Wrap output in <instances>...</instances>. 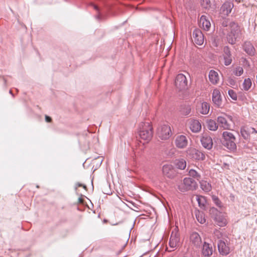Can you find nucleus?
<instances>
[{
    "label": "nucleus",
    "mask_w": 257,
    "mask_h": 257,
    "mask_svg": "<svg viewBox=\"0 0 257 257\" xmlns=\"http://www.w3.org/2000/svg\"><path fill=\"white\" fill-rule=\"evenodd\" d=\"M189 157L196 160H203L205 159L204 154L201 151L195 149H190L188 151Z\"/></svg>",
    "instance_id": "obj_12"
},
{
    "label": "nucleus",
    "mask_w": 257,
    "mask_h": 257,
    "mask_svg": "<svg viewBox=\"0 0 257 257\" xmlns=\"http://www.w3.org/2000/svg\"><path fill=\"white\" fill-rule=\"evenodd\" d=\"M230 32L228 34L227 39L231 44L235 43L238 39L241 36V30L240 27L235 23L231 22L229 24Z\"/></svg>",
    "instance_id": "obj_1"
},
{
    "label": "nucleus",
    "mask_w": 257,
    "mask_h": 257,
    "mask_svg": "<svg viewBox=\"0 0 257 257\" xmlns=\"http://www.w3.org/2000/svg\"><path fill=\"white\" fill-rule=\"evenodd\" d=\"M210 109L209 104L207 102H203L198 107V111L203 114H206L209 112Z\"/></svg>",
    "instance_id": "obj_25"
},
{
    "label": "nucleus",
    "mask_w": 257,
    "mask_h": 257,
    "mask_svg": "<svg viewBox=\"0 0 257 257\" xmlns=\"http://www.w3.org/2000/svg\"><path fill=\"white\" fill-rule=\"evenodd\" d=\"M191 107L190 106H188L186 108L184 109L183 111V114L184 115H188L191 112Z\"/></svg>",
    "instance_id": "obj_37"
},
{
    "label": "nucleus",
    "mask_w": 257,
    "mask_h": 257,
    "mask_svg": "<svg viewBox=\"0 0 257 257\" xmlns=\"http://www.w3.org/2000/svg\"><path fill=\"white\" fill-rule=\"evenodd\" d=\"M217 120L220 127L224 130H231L233 123L232 117L231 115L224 114L223 115L218 116Z\"/></svg>",
    "instance_id": "obj_6"
},
{
    "label": "nucleus",
    "mask_w": 257,
    "mask_h": 257,
    "mask_svg": "<svg viewBox=\"0 0 257 257\" xmlns=\"http://www.w3.org/2000/svg\"><path fill=\"white\" fill-rule=\"evenodd\" d=\"M196 199L198 203L199 206L202 208L205 207L206 204V198L203 196H196Z\"/></svg>",
    "instance_id": "obj_30"
},
{
    "label": "nucleus",
    "mask_w": 257,
    "mask_h": 257,
    "mask_svg": "<svg viewBox=\"0 0 257 257\" xmlns=\"http://www.w3.org/2000/svg\"><path fill=\"white\" fill-rule=\"evenodd\" d=\"M201 6L205 9H208L210 7V0H201Z\"/></svg>",
    "instance_id": "obj_35"
},
{
    "label": "nucleus",
    "mask_w": 257,
    "mask_h": 257,
    "mask_svg": "<svg viewBox=\"0 0 257 257\" xmlns=\"http://www.w3.org/2000/svg\"><path fill=\"white\" fill-rule=\"evenodd\" d=\"M158 136L162 140H167L171 136V130L167 124H164L158 128Z\"/></svg>",
    "instance_id": "obj_9"
},
{
    "label": "nucleus",
    "mask_w": 257,
    "mask_h": 257,
    "mask_svg": "<svg viewBox=\"0 0 257 257\" xmlns=\"http://www.w3.org/2000/svg\"><path fill=\"white\" fill-rule=\"evenodd\" d=\"M223 145L230 150L236 149L235 138L233 134L229 132H224L222 134Z\"/></svg>",
    "instance_id": "obj_3"
},
{
    "label": "nucleus",
    "mask_w": 257,
    "mask_h": 257,
    "mask_svg": "<svg viewBox=\"0 0 257 257\" xmlns=\"http://www.w3.org/2000/svg\"><path fill=\"white\" fill-rule=\"evenodd\" d=\"M187 78L184 74H179L176 76L175 84L179 90L186 89L187 88Z\"/></svg>",
    "instance_id": "obj_7"
},
{
    "label": "nucleus",
    "mask_w": 257,
    "mask_h": 257,
    "mask_svg": "<svg viewBox=\"0 0 257 257\" xmlns=\"http://www.w3.org/2000/svg\"><path fill=\"white\" fill-rule=\"evenodd\" d=\"M163 174L169 178H173L175 176V170L171 165L167 164L163 166L162 168Z\"/></svg>",
    "instance_id": "obj_16"
},
{
    "label": "nucleus",
    "mask_w": 257,
    "mask_h": 257,
    "mask_svg": "<svg viewBox=\"0 0 257 257\" xmlns=\"http://www.w3.org/2000/svg\"><path fill=\"white\" fill-rule=\"evenodd\" d=\"M93 7H94V8L95 10H98V7H97L96 6L94 5V6H93Z\"/></svg>",
    "instance_id": "obj_39"
},
{
    "label": "nucleus",
    "mask_w": 257,
    "mask_h": 257,
    "mask_svg": "<svg viewBox=\"0 0 257 257\" xmlns=\"http://www.w3.org/2000/svg\"><path fill=\"white\" fill-rule=\"evenodd\" d=\"M253 132H254L255 133H257V131L253 128H252Z\"/></svg>",
    "instance_id": "obj_40"
},
{
    "label": "nucleus",
    "mask_w": 257,
    "mask_h": 257,
    "mask_svg": "<svg viewBox=\"0 0 257 257\" xmlns=\"http://www.w3.org/2000/svg\"><path fill=\"white\" fill-rule=\"evenodd\" d=\"M192 39L196 44L201 45L204 42V36L200 30L195 29L193 32Z\"/></svg>",
    "instance_id": "obj_11"
},
{
    "label": "nucleus",
    "mask_w": 257,
    "mask_h": 257,
    "mask_svg": "<svg viewBox=\"0 0 257 257\" xmlns=\"http://www.w3.org/2000/svg\"><path fill=\"white\" fill-rule=\"evenodd\" d=\"M207 126L208 128L212 131H215L218 128V123L217 124L216 121L212 119H210L207 121Z\"/></svg>",
    "instance_id": "obj_28"
},
{
    "label": "nucleus",
    "mask_w": 257,
    "mask_h": 257,
    "mask_svg": "<svg viewBox=\"0 0 257 257\" xmlns=\"http://www.w3.org/2000/svg\"><path fill=\"white\" fill-rule=\"evenodd\" d=\"M202 251L203 255L207 257H209L213 253L212 246H210L209 243L204 242Z\"/></svg>",
    "instance_id": "obj_23"
},
{
    "label": "nucleus",
    "mask_w": 257,
    "mask_h": 257,
    "mask_svg": "<svg viewBox=\"0 0 257 257\" xmlns=\"http://www.w3.org/2000/svg\"><path fill=\"white\" fill-rule=\"evenodd\" d=\"M244 50L250 55H254L255 50L253 45L249 42H246L243 45Z\"/></svg>",
    "instance_id": "obj_24"
},
{
    "label": "nucleus",
    "mask_w": 257,
    "mask_h": 257,
    "mask_svg": "<svg viewBox=\"0 0 257 257\" xmlns=\"http://www.w3.org/2000/svg\"><path fill=\"white\" fill-rule=\"evenodd\" d=\"M188 175L190 177L195 178L198 180L201 178V175L200 174L194 169H191L189 170L188 172Z\"/></svg>",
    "instance_id": "obj_31"
},
{
    "label": "nucleus",
    "mask_w": 257,
    "mask_h": 257,
    "mask_svg": "<svg viewBox=\"0 0 257 257\" xmlns=\"http://www.w3.org/2000/svg\"><path fill=\"white\" fill-rule=\"evenodd\" d=\"M140 138L144 141L149 142L153 136L152 127L150 122L142 123L139 131Z\"/></svg>",
    "instance_id": "obj_2"
},
{
    "label": "nucleus",
    "mask_w": 257,
    "mask_h": 257,
    "mask_svg": "<svg viewBox=\"0 0 257 257\" xmlns=\"http://www.w3.org/2000/svg\"><path fill=\"white\" fill-rule=\"evenodd\" d=\"M195 215L197 220L200 223L203 224L206 222V218L205 217V215L202 212H201L199 210H196Z\"/></svg>",
    "instance_id": "obj_29"
},
{
    "label": "nucleus",
    "mask_w": 257,
    "mask_h": 257,
    "mask_svg": "<svg viewBox=\"0 0 257 257\" xmlns=\"http://www.w3.org/2000/svg\"><path fill=\"white\" fill-rule=\"evenodd\" d=\"M228 95L229 96L234 100H237V94L236 93V92L232 90V89H229L228 91Z\"/></svg>",
    "instance_id": "obj_34"
},
{
    "label": "nucleus",
    "mask_w": 257,
    "mask_h": 257,
    "mask_svg": "<svg viewBox=\"0 0 257 257\" xmlns=\"http://www.w3.org/2000/svg\"><path fill=\"white\" fill-rule=\"evenodd\" d=\"M209 213L218 226L223 227L227 224V220L225 216L216 208H210Z\"/></svg>",
    "instance_id": "obj_4"
},
{
    "label": "nucleus",
    "mask_w": 257,
    "mask_h": 257,
    "mask_svg": "<svg viewBox=\"0 0 257 257\" xmlns=\"http://www.w3.org/2000/svg\"><path fill=\"white\" fill-rule=\"evenodd\" d=\"M190 240L195 246H199L202 243L201 238L198 233L193 232L190 236Z\"/></svg>",
    "instance_id": "obj_22"
},
{
    "label": "nucleus",
    "mask_w": 257,
    "mask_h": 257,
    "mask_svg": "<svg viewBox=\"0 0 257 257\" xmlns=\"http://www.w3.org/2000/svg\"><path fill=\"white\" fill-rule=\"evenodd\" d=\"M212 200L214 203L219 207H221L222 206V203L220 200L219 199V198L214 195H213L212 196Z\"/></svg>",
    "instance_id": "obj_36"
},
{
    "label": "nucleus",
    "mask_w": 257,
    "mask_h": 257,
    "mask_svg": "<svg viewBox=\"0 0 257 257\" xmlns=\"http://www.w3.org/2000/svg\"><path fill=\"white\" fill-rule=\"evenodd\" d=\"M176 167L180 170H184L186 167V162L183 159L176 160L175 162Z\"/></svg>",
    "instance_id": "obj_27"
},
{
    "label": "nucleus",
    "mask_w": 257,
    "mask_h": 257,
    "mask_svg": "<svg viewBox=\"0 0 257 257\" xmlns=\"http://www.w3.org/2000/svg\"><path fill=\"white\" fill-rule=\"evenodd\" d=\"M180 240L179 234L178 233V229L177 227H175L172 231L169 244L170 247L173 249V250L177 247L179 244Z\"/></svg>",
    "instance_id": "obj_8"
},
{
    "label": "nucleus",
    "mask_w": 257,
    "mask_h": 257,
    "mask_svg": "<svg viewBox=\"0 0 257 257\" xmlns=\"http://www.w3.org/2000/svg\"><path fill=\"white\" fill-rule=\"evenodd\" d=\"M252 83L250 79L246 78L242 84L243 89L244 90H248L251 86Z\"/></svg>",
    "instance_id": "obj_32"
},
{
    "label": "nucleus",
    "mask_w": 257,
    "mask_h": 257,
    "mask_svg": "<svg viewBox=\"0 0 257 257\" xmlns=\"http://www.w3.org/2000/svg\"><path fill=\"white\" fill-rule=\"evenodd\" d=\"M243 69L242 67L238 66L235 68L233 73L236 76H240L243 74Z\"/></svg>",
    "instance_id": "obj_33"
},
{
    "label": "nucleus",
    "mask_w": 257,
    "mask_h": 257,
    "mask_svg": "<svg viewBox=\"0 0 257 257\" xmlns=\"http://www.w3.org/2000/svg\"><path fill=\"white\" fill-rule=\"evenodd\" d=\"M199 25L200 28L206 31L209 30L211 26V23L209 20L205 16H202L200 17L199 21Z\"/></svg>",
    "instance_id": "obj_20"
},
{
    "label": "nucleus",
    "mask_w": 257,
    "mask_h": 257,
    "mask_svg": "<svg viewBox=\"0 0 257 257\" xmlns=\"http://www.w3.org/2000/svg\"><path fill=\"white\" fill-rule=\"evenodd\" d=\"M201 142L202 146L206 149L210 150L212 148L213 146V142L211 138L207 136V135H204L202 136V138L201 140Z\"/></svg>",
    "instance_id": "obj_19"
},
{
    "label": "nucleus",
    "mask_w": 257,
    "mask_h": 257,
    "mask_svg": "<svg viewBox=\"0 0 257 257\" xmlns=\"http://www.w3.org/2000/svg\"><path fill=\"white\" fill-rule=\"evenodd\" d=\"M223 57L225 65L228 66L231 63V55L230 49L227 46L224 47L223 48Z\"/></svg>",
    "instance_id": "obj_18"
},
{
    "label": "nucleus",
    "mask_w": 257,
    "mask_h": 257,
    "mask_svg": "<svg viewBox=\"0 0 257 257\" xmlns=\"http://www.w3.org/2000/svg\"><path fill=\"white\" fill-rule=\"evenodd\" d=\"M209 80L210 82L214 85L218 83L219 81V76L217 72L214 70H211L208 74Z\"/></svg>",
    "instance_id": "obj_21"
},
{
    "label": "nucleus",
    "mask_w": 257,
    "mask_h": 257,
    "mask_svg": "<svg viewBox=\"0 0 257 257\" xmlns=\"http://www.w3.org/2000/svg\"><path fill=\"white\" fill-rule=\"evenodd\" d=\"M188 125L191 131L194 133H198L201 129V125L200 122L196 119L188 120Z\"/></svg>",
    "instance_id": "obj_14"
},
{
    "label": "nucleus",
    "mask_w": 257,
    "mask_h": 257,
    "mask_svg": "<svg viewBox=\"0 0 257 257\" xmlns=\"http://www.w3.org/2000/svg\"><path fill=\"white\" fill-rule=\"evenodd\" d=\"M198 184L192 178L186 177L183 179V182L179 185V189L182 192L189 190H195L197 189Z\"/></svg>",
    "instance_id": "obj_5"
},
{
    "label": "nucleus",
    "mask_w": 257,
    "mask_h": 257,
    "mask_svg": "<svg viewBox=\"0 0 257 257\" xmlns=\"http://www.w3.org/2000/svg\"><path fill=\"white\" fill-rule=\"evenodd\" d=\"M212 99L213 103L217 107H220L222 105V96L220 90L216 88L213 90L212 93Z\"/></svg>",
    "instance_id": "obj_10"
},
{
    "label": "nucleus",
    "mask_w": 257,
    "mask_h": 257,
    "mask_svg": "<svg viewBox=\"0 0 257 257\" xmlns=\"http://www.w3.org/2000/svg\"><path fill=\"white\" fill-rule=\"evenodd\" d=\"M45 119H46V121L49 122H51L52 120L51 118L48 116H46Z\"/></svg>",
    "instance_id": "obj_38"
},
{
    "label": "nucleus",
    "mask_w": 257,
    "mask_h": 257,
    "mask_svg": "<svg viewBox=\"0 0 257 257\" xmlns=\"http://www.w3.org/2000/svg\"><path fill=\"white\" fill-rule=\"evenodd\" d=\"M79 201H80V202H82V199H79Z\"/></svg>",
    "instance_id": "obj_41"
},
{
    "label": "nucleus",
    "mask_w": 257,
    "mask_h": 257,
    "mask_svg": "<svg viewBox=\"0 0 257 257\" xmlns=\"http://www.w3.org/2000/svg\"><path fill=\"white\" fill-rule=\"evenodd\" d=\"M233 7L232 3L226 2L222 6L220 9V14L222 15V16H227L232 10Z\"/></svg>",
    "instance_id": "obj_17"
},
{
    "label": "nucleus",
    "mask_w": 257,
    "mask_h": 257,
    "mask_svg": "<svg viewBox=\"0 0 257 257\" xmlns=\"http://www.w3.org/2000/svg\"><path fill=\"white\" fill-rule=\"evenodd\" d=\"M218 249L222 255H227L230 252V247L228 244L223 240H220L218 243Z\"/></svg>",
    "instance_id": "obj_13"
},
{
    "label": "nucleus",
    "mask_w": 257,
    "mask_h": 257,
    "mask_svg": "<svg viewBox=\"0 0 257 257\" xmlns=\"http://www.w3.org/2000/svg\"><path fill=\"white\" fill-rule=\"evenodd\" d=\"M200 185L201 188L206 192H210L212 190L211 184L205 180H201Z\"/></svg>",
    "instance_id": "obj_26"
},
{
    "label": "nucleus",
    "mask_w": 257,
    "mask_h": 257,
    "mask_svg": "<svg viewBox=\"0 0 257 257\" xmlns=\"http://www.w3.org/2000/svg\"><path fill=\"white\" fill-rule=\"evenodd\" d=\"M176 146L180 149L185 148L188 144V140L186 136L180 135L176 137L175 141Z\"/></svg>",
    "instance_id": "obj_15"
}]
</instances>
